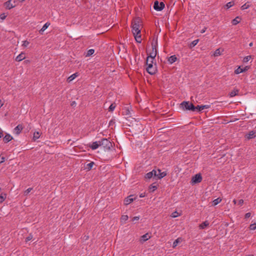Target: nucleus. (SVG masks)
Returning a JSON list of instances; mask_svg holds the SVG:
<instances>
[{
    "mask_svg": "<svg viewBox=\"0 0 256 256\" xmlns=\"http://www.w3.org/2000/svg\"><path fill=\"white\" fill-rule=\"evenodd\" d=\"M132 32L133 34H140L142 28L141 20L140 18H136L132 22Z\"/></svg>",
    "mask_w": 256,
    "mask_h": 256,
    "instance_id": "f257e3e1",
    "label": "nucleus"
},
{
    "mask_svg": "<svg viewBox=\"0 0 256 256\" xmlns=\"http://www.w3.org/2000/svg\"><path fill=\"white\" fill-rule=\"evenodd\" d=\"M180 107L184 110H190L192 112H195L196 108L192 103L186 101L182 102L180 104Z\"/></svg>",
    "mask_w": 256,
    "mask_h": 256,
    "instance_id": "f03ea898",
    "label": "nucleus"
},
{
    "mask_svg": "<svg viewBox=\"0 0 256 256\" xmlns=\"http://www.w3.org/2000/svg\"><path fill=\"white\" fill-rule=\"evenodd\" d=\"M100 146H102L105 150H109L112 147V143L108 139L104 138L100 141Z\"/></svg>",
    "mask_w": 256,
    "mask_h": 256,
    "instance_id": "7ed1b4c3",
    "label": "nucleus"
},
{
    "mask_svg": "<svg viewBox=\"0 0 256 256\" xmlns=\"http://www.w3.org/2000/svg\"><path fill=\"white\" fill-rule=\"evenodd\" d=\"M158 45L157 39L156 40H153L152 42V52L150 53L149 57L152 58H155L156 56V47Z\"/></svg>",
    "mask_w": 256,
    "mask_h": 256,
    "instance_id": "20e7f679",
    "label": "nucleus"
},
{
    "mask_svg": "<svg viewBox=\"0 0 256 256\" xmlns=\"http://www.w3.org/2000/svg\"><path fill=\"white\" fill-rule=\"evenodd\" d=\"M146 71L151 75L155 74L156 72V64L154 66L152 64H148V66H147Z\"/></svg>",
    "mask_w": 256,
    "mask_h": 256,
    "instance_id": "39448f33",
    "label": "nucleus"
},
{
    "mask_svg": "<svg viewBox=\"0 0 256 256\" xmlns=\"http://www.w3.org/2000/svg\"><path fill=\"white\" fill-rule=\"evenodd\" d=\"M202 180V176L200 174H198L194 176H192L191 180V183L192 184H196L200 183Z\"/></svg>",
    "mask_w": 256,
    "mask_h": 256,
    "instance_id": "423d86ee",
    "label": "nucleus"
},
{
    "mask_svg": "<svg viewBox=\"0 0 256 256\" xmlns=\"http://www.w3.org/2000/svg\"><path fill=\"white\" fill-rule=\"evenodd\" d=\"M164 8V4L163 2L159 3L158 1H156L154 2V8L158 11H160Z\"/></svg>",
    "mask_w": 256,
    "mask_h": 256,
    "instance_id": "0eeeda50",
    "label": "nucleus"
},
{
    "mask_svg": "<svg viewBox=\"0 0 256 256\" xmlns=\"http://www.w3.org/2000/svg\"><path fill=\"white\" fill-rule=\"evenodd\" d=\"M166 172H162L160 170L158 169V170H156L155 178L156 179H161L166 176Z\"/></svg>",
    "mask_w": 256,
    "mask_h": 256,
    "instance_id": "6e6552de",
    "label": "nucleus"
},
{
    "mask_svg": "<svg viewBox=\"0 0 256 256\" xmlns=\"http://www.w3.org/2000/svg\"><path fill=\"white\" fill-rule=\"evenodd\" d=\"M15 0H9L5 2V6L8 9H11L16 6Z\"/></svg>",
    "mask_w": 256,
    "mask_h": 256,
    "instance_id": "1a4fd4ad",
    "label": "nucleus"
},
{
    "mask_svg": "<svg viewBox=\"0 0 256 256\" xmlns=\"http://www.w3.org/2000/svg\"><path fill=\"white\" fill-rule=\"evenodd\" d=\"M249 68L250 66H246L244 68H241L240 66H239L236 70H235L234 73L236 74H239L240 73L247 71Z\"/></svg>",
    "mask_w": 256,
    "mask_h": 256,
    "instance_id": "9d476101",
    "label": "nucleus"
},
{
    "mask_svg": "<svg viewBox=\"0 0 256 256\" xmlns=\"http://www.w3.org/2000/svg\"><path fill=\"white\" fill-rule=\"evenodd\" d=\"M23 128L24 127L22 124H18L14 128V132L16 134H19Z\"/></svg>",
    "mask_w": 256,
    "mask_h": 256,
    "instance_id": "9b49d317",
    "label": "nucleus"
},
{
    "mask_svg": "<svg viewBox=\"0 0 256 256\" xmlns=\"http://www.w3.org/2000/svg\"><path fill=\"white\" fill-rule=\"evenodd\" d=\"M155 175L156 170H153L152 172H150L146 174L145 178L147 179H150L152 177H154V178H155Z\"/></svg>",
    "mask_w": 256,
    "mask_h": 256,
    "instance_id": "f8f14e48",
    "label": "nucleus"
},
{
    "mask_svg": "<svg viewBox=\"0 0 256 256\" xmlns=\"http://www.w3.org/2000/svg\"><path fill=\"white\" fill-rule=\"evenodd\" d=\"M100 145V141L93 142L91 144H90L89 146L92 150H96L98 148Z\"/></svg>",
    "mask_w": 256,
    "mask_h": 256,
    "instance_id": "ddd939ff",
    "label": "nucleus"
},
{
    "mask_svg": "<svg viewBox=\"0 0 256 256\" xmlns=\"http://www.w3.org/2000/svg\"><path fill=\"white\" fill-rule=\"evenodd\" d=\"M195 108H196V111L200 112V111L204 110V108H210V106H208V105H202V106L198 105L197 106H195Z\"/></svg>",
    "mask_w": 256,
    "mask_h": 256,
    "instance_id": "4468645a",
    "label": "nucleus"
},
{
    "mask_svg": "<svg viewBox=\"0 0 256 256\" xmlns=\"http://www.w3.org/2000/svg\"><path fill=\"white\" fill-rule=\"evenodd\" d=\"M150 238V236L148 234H145L142 236L140 237V242H144L146 240H148Z\"/></svg>",
    "mask_w": 256,
    "mask_h": 256,
    "instance_id": "2eb2a0df",
    "label": "nucleus"
},
{
    "mask_svg": "<svg viewBox=\"0 0 256 256\" xmlns=\"http://www.w3.org/2000/svg\"><path fill=\"white\" fill-rule=\"evenodd\" d=\"M25 58V54L24 52H21L18 56L16 58V60L17 62H20Z\"/></svg>",
    "mask_w": 256,
    "mask_h": 256,
    "instance_id": "dca6fc26",
    "label": "nucleus"
},
{
    "mask_svg": "<svg viewBox=\"0 0 256 256\" xmlns=\"http://www.w3.org/2000/svg\"><path fill=\"white\" fill-rule=\"evenodd\" d=\"M132 196H130L127 197L124 200V204L128 205L133 202L134 198H131Z\"/></svg>",
    "mask_w": 256,
    "mask_h": 256,
    "instance_id": "f3484780",
    "label": "nucleus"
},
{
    "mask_svg": "<svg viewBox=\"0 0 256 256\" xmlns=\"http://www.w3.org/2000/svg\"><path fill=\"white\" fill-rule=\"evenodd\" d=\"M12 139V137L9 134H6L3 140L5 143H7Z\"/></svg>",
    "mask_w": 256,
    "mask_h": 256,
    "instance_id": "a211bd4d",
    "label": "nucleus"
},
{
    "mask_svg": "<svg viewBox=\"0 0 256 256\" xmlns=\"http://www.w3.org/2000/svg\"><path fill=\"white\" fill-rule=\"evenodd\" d=\"M177 60V58L175 55L172 56L168 58V62L170 64H172L174 62Z\"/></svg>",
    "mask_w": 256,
    "mask_h": 256,
    "instance_id": "6ab92c4d",
    "label": "nucleus"
},
{
    "mask_svg": "<svg viewBox=\"0 0 256 256\" xmlns=\"http://www.w3.org/2000/svg\"><path fill=\"white\" fill-rule=\"evenodd\" d=\"M256 136V132L254 131H250L248 132V134H247V138L248 139H251L252 138H255Z\"/></svg>",
    "mask_w": 256,
    "mask_h": 256,
    "instance_id": "aec40b11",
    "label": "nucleus"
},
{
    "mask_svg": "<svg viewBox=\"0 0 256 256\" xmlns=\"http://www.w3.org/2000/svg\"><path fill=\"white\" fill-rule=\"evenodd\" d=\"M209 225V222L208 220H206L199 226L200 229H204Z\"/></svg>",
    "mask_w": 256,
    "mask_h": 256,
    "instance_id": "412c9836",
    "label": "nucleus"
},
{
    "mask_svg": "<svg viewBox=\"0 0 256 256\" xmlns=\"http://www.w3.org/2000/svg\"><path fill=\"white\" fill-rule=\"evenodd\" d=\"M50 24L46 22V23L42 28L40 30L39 32L40 34H42L43 32L48 28V27L50 26Z\"/></svg>",
    "mask_w": 256,
    "mask_h": 256,
    "instance_id": "4be33fe9",
    "label": "nucleus"
},
{
    "mask_svg": "<svg viewBox=\"0 0 256 256\" xmlns=\"http://www.w3.org/2000/svg\"><path fill=\"white\" fill-rule=\"evenodd\" d=\"M94 165V162H92L88 164H86V166L85 167V168L86 169L88 170H90L92 166Z\"/></svg>",
    "mask_w": 256,
    "mask_h": 256,
    "instance_id": "5701e85b",
    "label": "nucleus"
},
{
    "mask_svg": "<svg viewBox=\"0 0 256 256\" xmlns=\"http://www.w3.org/2000/svg\"><path fill=\"white\" fill-rule=\"evenodd\" d=\"M182 241V238H178L173 242L172 248H176L178 246V243Z\"/></svg>",
    "mask_w": 256,
    "mask_h": 256,
    "instance_id": "b1692460",
    "label": "nucleus"
},
{
    "mask_svg": "<svg viewBox=\"0 0 256 256\" xmlns=\"http://www.w3.org/2000/svg\"><path fill=\"white\" fill-rule=\"evenodd\" d=\"M239 90L238 89H234L230 93V97H234L238 94Z\"/></svg>",
    "mask_w": 256,
    "mask_h": 256,
    "instance_id": "393cba45",
    "label": "nucleus"
},
{
    "mask_svg": "<svg viewBox=\"0 0 256 256\" xmlns=\"http://www.w3.org/2000/svg\"><path fill=\"white\" fill-rule=\"evenodd\" d=\"M78 76V73L74 74L68 78L67 80L68 82H70L71 81L74 80Z\"/></svg>",
    "mask_w": 256,
    "mask_h": 256,
    "instance_id": "a878e982",
    "label": "nucleus"
},
{
    "mask_svg": "<svg viewBox=\"0 0 256 256\" xmlns=\"http://www.w3.org/2000/svg\"><path fill=\"white\" fill-rule=\"evenodd\" d=\"M240 18L239 16L236 17L234 19L232 20V22L233 25H236L240 22Z\"/></svg>",
    "mask_w": 256,
    "mask_h": 256,
    "instance_id": "bb28decb",
    "label": "nucleus"
},
{
    "mask_svg": "<svg viewBox=\"0 0 256 256\" xmlns=\"http://www.w3.org/2000/svg\"><path fill=\"white\" fill-rule=\"evenodd\" d=\"M198 41H199L198 39L195 40L194 41H192L189 45L190 48H194L195 46H196L197 44Z\"/></svg>",
    "mask_w": 256,
    "mask_h": 256,
    "instance_id": "cd10ccee",
    "label": "nucleus"
},
{
    "mask_svg": "<svg viewBox=\"0 0 256 256\" xmlns=\"http://www.w3.org/2000/svg\"><path fill=\"white\" fill-rule=\"evenodd\" d=\"M134 38H135L136 42H138V43H140L142 42L140 34H134Z\"/></svg>",
    "mask_w": 256,
    "mask_h": 256,
    "instance_id": "c85d7f7f",
    "label": "nucleus"
},
{
    "mask_svg": "<svg viewBox=\"0 0 256 256\" xmlns=\"http://www.w3.org/2000/svg\"><path fill=\"white\" fill-rule=\"evenodd\" d=\"M40 134L39 132H34V136H33L34 140L35 141L36 140L40 138Z\"/></svg>",
    "mask_w": 256,
    "mask_h": 256,
    "instance_id": "c756f323",
    "label": "nucleus"
},
{
    "mask_svg": "<svg viewBox=\"0 0 256 256\" xmlns=\"http://www.w3.org/2000/svg\"><path fill=\"white\" fill-rule=\"evenodd\" d=\"M6 194L4 193H2L0 195V203L2 202L6 198Z\"/></svg>",
    "mask_w": 256,
    "mask_h": 256,
    "instance_id": "7c9ffc66",
    "label": "nucleus"
},
{
    "mask_svg": "<svg viewBox=\"0 0 256 256\" xmlns=\"http://www.w3.org/2000/svg\"><path fill=\"white\" fill-rule=\"evenodd\" d=\"M222 201V199L220 198H218L212 201V206H214L217 205Z\"/></svg>",
    "mask_w": 256,
    "mask_h": 256,
    "instance_id": "2f4dec72",
    "label": "nucleus"
},
{
    "mask_svg": "<svg viewBox=\"0 0 256 256\" xmlns=\"http://www.w3.org/2000/svg\"><path fill=\"white\" fill-rule=\"evenodd\" d=\"M154 58H152L148 56L146 59V65L148 66V64H153L154 60Z\"/></svg>",
    "mask_w": 256,
    "mask_h": 256,
    "instance_id": "473e14b6",
    "label": "nucleus"
},
{
    "mask_svg": "<svg viewBox=\"0 0 256 256\" xmlns=\"http://www.w3.org/2000/svg\"><path fill=\"white\" fill-rule=\"evenodd\" d=\"M220 54H221V53H220V48H218L214 52V53L213 54V56L216 57V56H219Z\"/></svg>",
    "mask_w": 256,
    "mask_h": 256,
    "instance_id": "72a5a7b5",
    "label": "nucleus"
},
{
    "mask_svg": "<svg viewBox=\"0 0 256 256\" xmlns=\"http://www.w3.org/2000/svg\"><path fill=\"white\" fill-rule=\"evenodd\" d=\"M116 106V104L115 103L112 104L108 108V110L110 112H112L114 110Z\"/></svg>",
    "mask_w": 256,
    "mask_h": 256,
    "instance_id": "f704fd0d",
    "label": "nucleus"
},
{
    "mask_svg": "<svg viewBox=\"0 0 256 256\" xmlns=\"http://www.w3.org/2000/svg\"><path fill=\"white\" fill-rule=\"evenodd\" d=\"M94 52V49H90L88 51L87 54L86 55V56H92Z\"/></svg>",
    "mask_w": 256,
    "mask_h": 256,
    "instance_id": "c9c22d12",
    "label": "nucleus"
},
{
    "mask_svg": "<svg viewBox=\"0 0 256 256\" xmlns=\"http://www.w3.org/2000/svg\"><path fill=\"white\" fill-rule=\"evenodd\" d=\"M128 218V217L127 215H122L121 217V222H125L126 220H127Z\"/></svg>",
    "mask_w": 256,
    "mask_h": 256,
    "instance_id": "e433bc0d",
    "label": "nucleus"
},
{
    "mask_svg": "<svg viewBox=\"0 0 256 256\" xmlns=\"http://www.w3.org/2000/svg\"><path fill=\"white\" fill-rule=\"evenodd\" d=\"M251 58H252L251 56H245L243 59V62H246L248 61H249Z\"/></svg>",
    "mask_w": 256,
    "mask_h": 256,
    "instance_id": "4c0bfd02",
    "label": "nucleus"
},
{
    "mask_svg": "<svg viewBox=\"0 0 256 256\" xmlns=\"http://www.w3.org/2000/svg\"><path fill=\"white\" fill-rule=\"evenodd\" d=\"M156 188H157L156 186L154 185V184L150 185V190L151 192H153Z\"/></svg>",
    "mask_w": 256,
    "mask_h": 256,
    "instance_id": "58836bf2",
    "label": "nucleus"
},
{
    "mask_svg": "<svg viewBox=\"0 0 256 256\" xmlns=\"http://www.w3.org/2000/svg\"><path fill=\"white\" fill-rule=\"evenodd\" d=\"M234 4V2H228L226 4V7L227 8H231Z\"/></svg>",
    "mask_w": 256,
    "mask_h": 256,
    "instance_id": "ea45409f",
    "label": "nucleus"
},
{
    "mask_svg": "<svg viewBox=\"0 0 256 256\" xmlns=\"http://www.w3.org/2000/svg\"><path fill=\"white\" fill-rule=\"evenodd\" d=\"M250 7V5L246 3L244 4L241 6V9L242 10L248 8Z\"/></svg>",
    "mask_w": 256,
    "mask_h": 256,
    "instance_id": "a19ab883",
    "label": "nucleus"
},
{
    "mask_svg": "<svg viewBox=\"0 0 256 256\" xmlns=\"http://www.w3.org/2000/svg\"><path fill=\"white\" fill-rule=\"evenodd\" d=\"M250 230H256V224L254 223V224H251L250 226Z\"/></svg>",
    "mask_w": 256,
    "mask_h": 256,
    "instance_id": "79ce46f5",
    "label": "nucleus"
},
{
    "mask_svg": "<svg viewBox=\"0 0 256 256\" xmlns=\"http://www.w3.org/2000/svg\"><path fill=\"white\" fill-rule=\"evenodd\" d=\"M178 216V212H177L176 211H175L174 212H173L172 214H171V216L172 218H176L177 216Z\"/></svg>",
    "mask_w": 256,
    "mask_h": 256,
    "instance_id": "37998d69",
    "label": "nucleus"
},
{
    "mask_svg": "<svg viewBox=\"0 0 256 256\" xmlns=\"http://www.w3.org/2000/svg\"><path fill=\"white\" fill-rule=\"evenodd\" d=\"M32 188H28L24 192V195H27L29 194V192H31V190H32Z\"/></svg>",
    "mask_w": 256,
    "mask_h": 256,
    "instance_id": "c03bdc74",
    "label": "nucleus"
},
{
    "mask_svg": "<svg viewBox=\"0 0 256 256\" xmlns=\"http://www.w3.org/2000/svg\"><path fill=\"white\" fill-rule=\"evenodd\" d=\"M32 236L31 234H30L28 237H26V238L25 241L26 242H28L30 240H32Z\"/></svg>",
    "mask_w": 256,
    "mask_h": 256,
    "instance_id": "a18cd8bd",
    "label": "nucleus"
},
{
    "mask_svg": "<svg viewBox=\"0 0 256 256\" xmlns=\"http://www.w3.org/2000/svg\"><path fill=\"white\" fill-rule=\"evenodd\" d=\"M30 42L27 40H24L23 42L22 46L24 47H26L29 44Z\"/></svg>",
    "mask_w": 256,
    "mask_h": 256,
    "instance_id": "49530a36",
    "label": "nucleus"
},
{
    "mask_svg": "<svg viewBox=\"0 0 256 256\" xmlns=\"http://www.w3.org/2000/svg\"><path fill=\"white\" fill-rule=\"evenodd\" d=\"M140 219V216H134V218H132V221L134 222L136 220H138Z\"/></svg>",
    "mask_w": 256,
    "mask_h": 256,
    "instance_id": "de8ad7c7",
    "label": "nucleus"
},
{
    "mask_svg": "<svg viewBox=\"0 0 256 256\" xmlns=\"http://www.w3.org/2000/svg\"><path fill=\"white\" fill-rule=\"evenodd\" d=\"M5 157L0 156V164L4 162L5 160Z\"/></svg>",
    "mask_w": 256,
    "mask_h": 256,
    "instance_id": "09e8293b",
    "label": "nucleus"
},
{
    "mask_svg": "<svg viewBox=\"0 0 256 256\" xmlns=\"http://www.w3.org/2000/svg\"><path fill=\"white\" fill-rule=\"evenodd\" d=\"M6 17V16L4 14H2L0 15V18H1L2 20L5 19Z\"/></svg>",
    "mask_w": 256,
    "mask_h": 256,
    "instance_id": "8fccbe9b",
    "label": "nucleus"
},
{
    "mask_svg": "<svg viewBox=\"0 0 256 256\" xmlns=\"http://www.w3.org/2000/svg\"><path fill=\"white\" fill-rule=\"evenodd\" d=\"M251 216V214L250 212H248L245 214V218H250Z\"/></svg>",
    "mask_w": 256,
    "mask_h": 256,
    "instance_id": "3c124183",
    "label": "nucleus"
},
{
    "mask_svg": "<svg viewBox=\"0 0 256 256\" xmlns=\"http://www.w3.org/2000/svg\"><path fill=\"white\" fill-rule=\"evenodd\" d=\"M244 203V200H243L241 199V200H240L238 201V205H242Z\"/></svg>",
    "mask_w": 256,
    "mask_h": 256,
    "instance_id": "603ef678",
    "label": "nucleus"
},
{
    "mask_svg": "<svg viewBox=\"0 0 256 256\" xmlns=\"http://www.w3.org/2000/svg\"><path fill=\"white\" fill-rule=\"evenodd\" d=\"M76 104V103L74 101L72 102V103H71V106H74Z\"/></svg>",
    "mask_w": 256,
    "mask_h": 256,
    "instance_id": "864d4df0",
    "label": "nucleus"
},
{
    "mask_svg": "<svg viewBox=\"0 0 256 256\" xmlns=\"http://www.w3.org/2000/svg\"><path fill=\"white\" fill-rule=\"evenodd\" d=\"M4 104L2 102V100H0V108L3 106Z\"/></svg>",
    "mask_w": 256,
    "mask_h": 256,
    "instance_id": "5fc2aeb1",
    "label": "nucleus"
},
{
    "mask_svg": "<svg viewBox=\"0 0 256 256\" xmlns=\"http://www.w3.org/2000/svg\"><path fill=\"white\" fill-rule=\"evenodd\" d=\"M205 30H206V28L205 29H203L201 30V33H204L205 32Z\"/></svg>",
    "mask_w": 256,
    "mask_h": 256,
    "instance_id": "6e6d98bb",
    "label": "nucleus"
},
{
    "mask_svg": "<svg viewBox=\"0 0 256 256\" xmlns=\"http://www.w3.org/2000/svg\"><path fill=\"white\" fill-rule=\"evenodd\" d=\"M2 136V132L0 131V138Z\"/></svg>",
    "mask_w": 256,
    "mask_h": 256,
    "instance_id": "4d7b16f0",
    "label": "nucleus"
},
{
    "mask_svg": "<svg viewBox=\"0 0 256 256\" xmlns=\"http://www.w3.org/2000/svg\"><path fill=\"white\" fill-rule=\"evenodd\" d=\"M252 45H253L252 42H250V43L249 44V46H252Z\"/></svg>",
    "mask_w": 256,
    "mask_h": 256,
    "instance_id": "13d9d810",
    "label": "nucleus"
},
{
    "mask_svg": "<svg viewBox=\"0 0 256 256\" xmlns=\"http://www.w3.org/2000/svg\"><path fill=\"white\" fill-rule=\"evenodd\" d=\"M233 202H234V204H236V200H233Z\"/></svg>",
    "mask_w": 256,
    "mask_h": 256,
    "instance_id": "bf43d9fd",
    "label": "nucleus"
},
{
    "mask_svg": "<svg viewBox=\"0 0 256 256\" xmlns=\"http://www.w3.org/2000/svg\"><path fill=\"white\" fill-rule=\"evenodd\" d=\"M144 196H143V195H142V194H141L140 195V198H142V197H144Z\"/></svg>",
    "mask_w": 256,
    "mask_h": 256,
    "instance_id": "052dcab7",
    "label": "nucleus"
},
{
    "mask_svg": "<svg viewBox=\"0 0 256 256\" xmlns=\"http://www.w3.org/2000/svg\"><path fill=\"white\" fill-rule=\"evenodd\" d=\"M20 2H23L25 0H19Z\"/></svg>",
    "mask_w": 256,
    "mask_h": 256,
    "instance_id": "680f3d73",
    "label": "nucleus"
},
{
    "mask_svg": "<svg viewBox=\"0 0 256 256\" xmlns=\"http://www.w3.org/2000/svg\"><path fill=\"white\" fill-rule=\"evenodd\" d=\"M247 256H254L252 254H250V255H248Z\"/></svg>",
    "mask_w": 256,
    "mask_h": 256,
    "instance_id": "e2e57ef3",
    "label": "nucleus"
}]
</instances>
